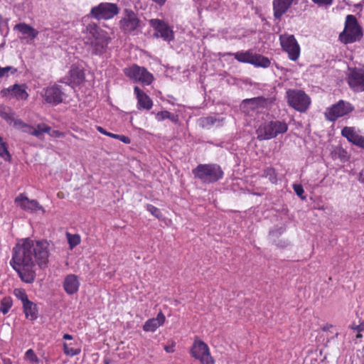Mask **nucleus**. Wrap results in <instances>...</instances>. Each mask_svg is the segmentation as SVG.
<instances>
[{"instance_id":"20","label":"nucleus","mask_w":364,"mask_h":364,"mask_svg":"<svg viewBox=\"0 0 364 364\" xmlns=\"http://www.w3.org/2000/svg\"><path fill=\"white\" fill-rule=\"evenodd\" d=\"M15 203L17 206L26 211H36L41 209L37 200H30L23 194H20L15 199Z\"/></svg>"},{"instance_id":"55","label":"nucleus","mask_w":364,"mask_h":364,"mask_svg":"<svg viewBox=\"0 0 364 364\" xmlns=\"http://www.w3.org/2000/svg\"><path fill=\"white\" fill-rule=\"evenodd\" d=\"M58 196L59 198H60V197H62V195H60V193H58Z\"/></svg>"},{"instance_id":"3","label":"nucleus","mask_w":364,"mask_h":364,"mask_svg":"<svg viewBox=\"0 0 364 364\" xmlns=\"http://www.w3.org/2000/svg\"><path fill=\"white\" fill-rule=\"evenodd\" d=\"M196 179L203 184L214 183L223 178L224 173L217 164H200L192 170Z\"/></svg>"},{"instance_id":"43","label":"nucleus","mask_w":364,"mask_h":364,"mask_svg":"<svg viewBox=\"0 0 364 364\" xmlns=\"http://www.w3.org/2000/svg\"><path fill=\"white\" fill-rule=\"evenodd\" d=\"M97 130L100 132L101 134H104V135H106V136H110L113 139H116V136H117V134H113V133H111V132H107L104 128H102V127H97Z\"/></svg>"},{"instance_id":"59","label":"nucleus","mask_w":364,"mask_h":364,"mask_svg":"<svg viewBox=\"0 0 364 364\" xmlns=\"http://www.w3.org/2000/svg\"><path fill=\"white\" fill-rule=\"evenodd\" d=\"M105 364H109V362L108 361H105Z\"/></svg>"},{"instance_id":"35","label":"nucleus","mask_w":364,"mask_h":364,"mask_svg":"<svg viewBox=\"0 0 364 364\" xmlns=\"http://www.w3.org/2000/svg\"><path fill=\"white\" fill-rule=\"evenodd\" d=\"M156 119L159 122H161L166 119H169L172 122L176 121V117L171 112L166 110L158 112L156 115Z\"/></svg>"},{"instance_id":"29","label":"nucleus","mask_w":364,"mask_h":364,"mask_svg":"<svg viewBox=\"0 0 364 364\" xmlns=\"http://www.w3.org/2000/svg\"><path fill=\"white\" fill-rule=\"evenodd\" d=\"M255 67H261L263 68H269L271 65L270 60L260 54L254 53L252 64Z\"/></svg>"},{"instance_id":"36","label":"nucleus","mask_w":364,"mask_h":364,"mask_svg":"<svg viewBox=\"0 0 364 364\" xmlns=\"http://www.w3.org/2000/svg\"><path fill=\"white\" fill-rule=\"evenodd\" d=\"M24 358L31 363H38L40 362L39 358L32 349L26 350Z\"/></svg>"},{"instance_id":"17","label":"nucleus","mask_w":364,"mask_h":364,"mask_svg":"<svg viewBox=\"0 0 364 364\" xmlns=\"http://www.w3.org/2000/svg\"><path fill=\"white\" fill-rule=\"evenodd\" d=\"M27 86L25 84H15L1 91L3 96L15 97L18 100H26L28 94L26 92Z\"/></svg>"},{"instance_id":"5","label":"nucleus","mask_w":364,"mask_h":364,"mask_svg":"<svg viewBox=\"0 0 364 364\" xmlns=\"http://www.w3.org/2000/svg\"><path fill=\"white\" fill-rule=\"evenodd\" d=\"M288 125L284 121L271 120L262 123L257 129V139L260 141L269 140L284 134Z\"/></svg>"},{"instance_id":"60","label":"nucleus","mask_w":364,"mask_h":364,"mask_svg":"<svg viewBox=\"0 0 364 364\" xmlns=\"http://www.w3.org/2000/svg\"><path fill=\"white\" fill-rule=\"evenodd\" d=\"M363 323H364V321H363Z\"/></svg>"},{"instance_id":"4","label":"nucleus","mask_w":364,"mask_h":364,"mask_svg":"<svg viewBox=\"0 0 364 364\" xmlns=\"http://www.w3.org/2000/svg\"><path fill=\"white\" fill-rule=\"evenodd\" d=\"M275 100V97H257L245 99L242 100L240 109L246 114L253 116L262 112L263 109H271Z\"/></svg>"},{"instance_id":"11","label":"nucleus","mask_w":364,"mask_h":364,"mask_svg":"<svg viewBox=\"0 0 364 364\" xmlns=\"http://www.w3.org/2000/svg\"><path fill=\"white\" fill-rule=\"evenodd\" d=\"M353 109L354 107L350 102L341 100L328 107L325 112V116L328 121L335 122L339 117L353 112Z\"/></svg>"},{"instance_id":"32","label":"nucleus","mask_w":364,"mask_h":364,"mask_svg":"<svg viewBox=\"0 0 364 364\" xmlns=\"http://www.w3.org/2000/svg\"><path fill=\"white\" fill-rule=\"evenodd\" d=\"M0 157L4 161H9L11 160V155L8 151L6 144L3 141L0 136Z\"/></svg>"},{"instance_id":"38","label":"nucleus","mask_w":364,"mask_h":364,"mask_svg":"<svg viewBox=\"0 0 364 364\" xmlns=\"http://www.w3.org/2000/svg\"><path fill=\"white\" fill-rule=\"evenodd\" d=\"M17 72V69L12 66H6L4 68H1L0 66V78L3 77H8L9 73L14 74Z\"/></svg>"},{"instance_id":"33","label":"nucleus","mask_w":364,"mask_h":364,"mask_svg":"<svg viewBox=\"0 0 364 364\" xmlns=\"http://www.w3.org/2000/svg\"><path fill=\"white\" fill-rule=\"evenodd\" d=\"M12 306V299L11 297H4L1 301L0 311L3 314H6Z\"/></svg>"},{"instance_id":"40","label":"nucleus","mask_w":364,"mask_h":364,"mask_svg":"<svg viewBox=\"0 0 364 364\" xmlns=\"http://www.w3.org/2000/svg\"><path fill=\"white\" fill-rule=\"evenodd\" d=\"M63 351L67 355L74 356L77 355L80 353V348H70L67 343H63Z\"/></svg>"},{"instance_id":"54","label":"nucleus","mask_w":364,"mask_h":364,"mask_svg":"<svg viewBox=\"0 0 364 364\" xmlns=\"http://www.w3.org/2000/svg\"><path fill=\"white\" fill-rule=\"evenodd\" d=\"M361 336L362 335L360 333H358V334L357 335V338H360Z\"/></svg>"},{"instance_id":"47","label":"nucleus","mask_w":364,"mask_h":364,"mask_svg":"<svg viewBox=\"0 0 364 364\" xmlns=\"http://www.w3.org/2000/svg\"><path fill=\"white\" fill-rule=\"evenodd\" d=\"M175 345H176V343L174 342H173L171 343V345H170V346H165L164 350L167 353H173L174 351Z\"/></svg>"},{"instance_id":"7","label":"nucleus","mask_w":364,"mask_h":364,"mask_svg":"<svg viewBox=\"0 0 364 364\" xmlns=\"http://www.w3.org/2000/svg\"><path fill=\"white\" fill-rule=\"evenodd\" d=\"M286 98L289 106L299 112H305L311 102L310 97L304 91L297 89L287 90Z\"/></svg>"},{"instance_id":"27","label":"nucleus","mask_w":364,"mask_h":364,"mask_svg":"<svg viewBox=\"0 0 364 364\" xmlns=\"http://www.w3.org/2000/svg\"><path fill=\"white\" fill-rule=\"evenodd\" d=\"M254 53L252 50H248L246 51H238L234 53H228L226 55H233L240 63L252 64Z\"/></svg>"},{"instance_id":"22","label":"nucleus","mask_w":364,"mask_h":364,"mask_svg":"<svg viewBox=\"0 0 364 364\" xmlns=\"http://www.w3.org/2000/svg\"><path fill=\"white\" fill-rule=\"evenodd\" d=\"M84 80L85 74L82 69L73 65L69 71L68 81L63 80L62 82L73 87L80 85Z\"/></svg>"},{"instance_id":"10","label":"nucleus","mask_w":364,"mask_h":364,"mask_svg":"<svg viewBox=\"0 0 364 364\" xmlns=\"http://www.w3.org/2000/svg\"><path fill=\"white\" fill-rule=\"evenodd\" d=\"M282 50L287 53L289 58L296 61L300 56V46L294 35L284 33L279 36Z\"/></svg>"},{"instance_id":"14","label":"nucleus","mask_w":364,"mask_h":364,"mask_svg":"<svg viewBox=\"0 0 364 364\" xmlns=\"http://www.w3.org/2000/svg\"><path fill=\"white\" fill-rule=\"evenodd\" d=\"M149 24L156 31V33L154 34L155 36L160 37L166 41H171L174 39L173 30L163 20L152 18L149 21Z\"/></svg>"},{"instance_id":"56","label":"nucleus","mask_w":364,"mask_h":364,"mask_svg":"<svg viewBox=\"0 0 364 364\" xmlns=\"http://www.w3.org/2000/svg\"><path fill=\"white\" fill-rule=\"evenodd\" d=\"M58 196L59 198H60V197H62V195H60V193H58Z\"/></svg>"},{"instance_id":"26","label":"nucleus","mask_w":364,"mask_h":364,"mask_svg":"<svg viewBox=\"0 0 364 364\" xmlns=\"http://www.w3.org/2000/svg\"><path fill=\"white\" fill-rule=\"evenodd\" d=\"M23 309L26 318L31 321L37 319L38 311L36 304L29 300L23 304Z\"/></svg>"},{"instance_id":"13","label":"nucleus","mask_w":364,"mask_h":364,"mask_svg":"<svg viewBox=\"0 0 364 364\" xmlns=\"http://www.w3.org/2000/svg\"><path fill=\"white\" fill-rule=\"evenodd\" d=\"M347 82L353 91H364V70L358 68H349L347 74Z\"/></svg>"},{"instance_id":"45","label":"nucleus","mask_w":364,"mask_h":364,"mask_svg":"<svg viewBox=\"0 0 364 364\" xmlns=\"http://www.w3.org/2000/svg\"><path fill=\"white\" fill-rule=\"evenodd\" d=\"M116 139H119V141H121L127 144H128L131 142L130 139L128 136H126L124 135L117 134Z\"/></svg>"},{"instance_id":"2","label":"nucleus","mask_w":364,"mask_h":364,"mask_svg":"<svg viewBox=\"0 0 364 364\" xmlns=\"http://www.w3.org/2000/svg\"><path fill=\"white\" fill-rule=\"evenodd\" d=\"M85 43L90 44L95 55H101L105 52L111 40L108 33L100 29L95 23L87 24L85 28Z\"/></svg>"},{"instance_id":"16","label":"nucleus","mask_w":364,"mask_h":364,"mask_svg":"<svg viewBox=\"0 0 364 364\" xmlns=\"http://www.w3.org/2000/svg\"><path fill=\"white\" fill-rule=\"evenodd\" d=\"M341 135L353 145L364 149V136L360 135L355 127H344Z\"/></svg>"},{"instance_id":"53","label":"nucleus","mask_w":364,"mask_h":364,"mask_svg":"<svg viewBox=\"0 0 364 364\" xmlns=\"http://www.w3.org/2000/svg\"><path fill=\"white\" fill-rule=\"evenodd\" d=\"M205 121L207 122L208 124H213L214 122L213 119L212 117L205 118Z\"/></svg>"},{"instance_id":"51","label":"nucleus","mask_w":364,"mask_h":364,"mask_svg":"<svg viewBox=\"0 0 364 364\" xmlns=\"http://www.w3.org/2000/svg\"><path fill=\"white\" fill-rule=\"evenodd\" d=\"M3 23H4V18L0 14V33L1 34L2 33V25H3Z\"/></svg>"},{"instance_id":"39","label":"nucleus","mask_w":364,"mask_h":364,"mask_svg":"<svg viewBox=\"0 0 364 364\" xmlns=\"http://www.w3.org/2000/svg\"><path fill=\"white\" fill-rule=\"evenodd\" d=\"M146 208L152 215H154L156 218L161 219L162 218L161 210L158 208L154 206L153 205L147 204Z\"/></svg>"},{"instance_id":"18","label":"nucleus","mask_w":364,"mask_h":364,"mask_svg":"<svg viewBox=\"0 0 364 364\" xmlns=\"http://www.w3.org/2000/svg\"><path fill=\"white\" fill-rule=\"evenodd\" d=\"M63 95L60 86L53 85L45 90L44 97L48 103L58 105L63 102Z\"/></svg>"},{"instance_id":"21","label":"nucleus","mask_w":364,"mask_h":364,"mask_svg":"<svg viewBox=\"0 0 364 364\" xmlns=\"http://www.w3.org/2000/svg\"><path fill=\"white\" fill-rule=\"evenodd\" d=\"M297 0H273L272 4L274 18L280 19L291 6Z\"/></svg>"},{"instance_id":"19","label":"nucleus","mask_w":364,"mask_h":364,"mask_svg":"<svg viewBox=\"0 0 364 364\" xmlns=\"http://www.w3.org/2000/svg\"><path fill=\"white\" fill-rule=\"evenodd\" d=\"M14 29L20 32L23 35L20 38L26 39L27 43L34 41L39 33L36 29L26 23H19L15 25Z\"/></svg>"},{"instance_id":"12","label":"nucleus","mask_w":364,"mask_h":364,"mask_svg":"<svg viewBox=\"0 0 364 364\" xmlns=\"http://www.w3.org/2000/svg\"><path fill=\"white\" fill-rule=\"evenodd\" d=\"M191 355L199 360L201 364H214L210 350L206 343L202 341H195L191 349Z\"/></svg>"},{"instance_id":"31","label":"nucleus","mask_w":364,"mask_h":364,"mask_svg":"<svg viewBox=\"0 0 364 364\" xmlns=\"http://www.w3.org/2000/svg\"><path fill=\"white\" fill-rule=\"evenodd\" d=\"M14 127L25 133H28L29 134L33 135L34 127L29 124H26L21 119H18L17 121H15Z\"/></svg>"},{"instance_id":"9","label":"nucleus","mask_w":364,"mask_h":364,"mask_svg":"<svg viewBox=\"0 0 364 364\" xmlns=\"http://www.w3.org/2000/svg\"><path fill=\"white\" fill-rule=\"evenodd\" d=\"M124 73L127 77L144 85H149L154 80V76L145 68L137 65L125 68Z\"/></svg>"},{"instance_id":"41","label":"nucleus","mask_w":364,"mask_h":364,"mask_svg":"<svg viewBox=\"0 0 364 364\" xmlns=\"http://www.w3.org/2000/svg\"><path fill=\"white\" fill-rule=\"evenodd\" d=\"M68 240L71 248L77 246L80 242V237L77 235L68 233Z\"/></svg>"},{"instance_id":"1","label":"nucleus","mask_w":364,"mask_h":364,"mask_svg":"<svg viewBox=\"0 0 364 364\" xmlns=\"http://www.w3.org/2000/svg\"><path fill=\"white\" fill-rule=\"evenodd\" d=\"M48 244L29 238L22 240L13 248L11 266L17 272L21 279L28 284L33 283L36 278L33 270L35 262L41 268L46 266L48 259Z\"/></svg>"},{"instance_id":"57","label":"nucleus","mask_w":364,"mask_h":364,"mask_svg":"<svg viewBox=\"0 0 364 364\" xmlns=\"http://www.w3.org/2000/svg\"><path fill=\"white\" fill-rule=\"evenodd\" d=\"M323 331H326V330H327V328H326V327H323Z\"/></svg>"},{"instance_id":"30","label":"nucleus","mask_w":364,"mask_h":364,"mask_svg":"<svg viewBox=\"0 0 364 364\" xmlns=\"http://www.w3.org/2000/svg\"><path fill=\"white\" fill-rule=\"evenodd\" d=\"M51 128L45 124H38L36 127L33 128V136L38 139H41L44 133H49Z\"/></svg>"},{"instance_id":"46","label":"nucleus","mask_w":364,"mask_h":364,"mask_svg":"<svg viewBox=\"0 0 364 364\" xmlns=\"http://www.w3.org/2000/svg\"><path fill=\"white\" fill-rule=\"evenodd\" d=\"M352 328L358 333L362 332L364 330V323H361L359 325L353 326Z\"/></svg>"},{"instance_id":"42","label":"nucleus","mask_w":364,"mask_h":364,"mask_svg":"<svg viewBox=\"0 0 364 364\" xmlns=\"http://www.w3.org/2000/svg\"><path fill=\"white\" fill-rule=\"evenodd\" d=\"M315 4H317L318 6H331L333 4V0H311Z\"/></svg>"},{"instance_id":"34","label":"nucleus","mask_w":364,"mask_h":364,"mask_svg":"<svg viewBox=\"0 0 364 364\" xmlns=\"http://www.w3.org/2000/svg\"><path fill=\"white\" fill-rule=\"evenodd\" d=\"M262 176L268 178L272 183H277V173L273 168L269 167L264 169Z\"/></svg>"},{"instance_id":"44","label":"nucleus","mask_w":364,"mask_h":364,"mask_svg":"<svg viewBox=\"0 0 364 364\" xmlns=\"http://www.w3.org/2000/svg\"><path fill=\"white\" fill-rule=\"evenodd\" d=\"M294 190L297 196H300L301 198H303L302 195H303L304 191V188L301 185L294 184Z\"/></svg>"},{"instance_id":"50","label":"nucleus","mask_w":364,"mask_h":364,"mask_svg":"<svg viewBox=\"0 0 364 364\" xmlns=\"http://www.w3.org/2000/svg\"><path fill=\"white\" fill-rule=\"evenodd\" d=\"M152 1H154L156 4H157L159 6L164 5L166 1V0H152Z\"/></svg>"},{"instance_id":"49","label":"nucleus","mask_w":364,"mask_h":364,"mask_svg":"<svg viewBox=\"0 0 364 364\" xmlns=\"http://www.w3.org/2000/svg\"><path fill=\"white\" fill-rule=\"evenodd\" d=\"M359 180L361 183H364V169L359 174Z\"/></svg>"},{"instance_id":"6","label":"nucleus","mask_w":364,"mask_h":364,"mask_svg":"<svg viewBox=\"0 0 364 364\" xmlns=\"http://www.w3.org/2000/svg\"><path fill=\"white\" fill-rule=\"evenodd\" d=\"M363 36L361 27L353 15H348L346 18L345 28L340 33L339 38L345 44L359 41Z\"/></svg>"},{"instance_id":"25","label":"nucleus","mask_w":364,"mask_h":364,"mask_svg":"<svg viewBox=\"0 0 364 364\" xmlns=\"http://www.w3.org/2000/svg\"><path fill=\"white\" fill-rule=\"evenodd\" d=\"M80 282L76 275L70 274L66 276L63 282V287L68 294H73L78 291Z\"/></svg>"},{"instance_id":"52","label":"nucleus","mask_w":364,"mask_h":364,"mask_svg":"<svg viewBox=\"0 0 364 364\" xmlns=\"http://www.w3.org/2000/svg\"><path fill=\"white\" fill-rule=\"evenodd\" d=\"M63 338L65 340H72L73 339V336L68 333H65L63 335Z\"/></svg>"},{"instance_id":"23","label":"nucleus","mask_w":364,"mask_h":364,"mask_svg":"<svg viewBox=\"0 0 364 364\" xmlns=\"http://www.w3.org/2000/svg\"><path fill=\"white\" fill-rule=\"evenodd\" d=\"M134 92L137 99L138 109L146 110L151 109L153 106L151 99L137 86L134 87Z\"/></svg>"},{"instance_id":"15","label":"nucleus","mask_w":364,"mask_h":364,"mask_svg":"<svg viewBox=\"0 0 364 364\" xmlns=\"http://www.w3.org/2000/svg\"><path fill=\"white\" fill-rule=\"evenodd\" d=\"M139 19L132 10L125 9L124 16L119 21V26L126 33L135 31L139 27Z\"/></svg>"},{"instance_id":"48","label":"nucleus","mask_w":364,"mask_h":364,"mask_svg":"<svg viewBox=\"0 0 364 364\" xmlns=\"http://www.w3.org/2000/svg\"><path fill=\"white\" fill-rule=\"evenodd\" d=\"M48 134L49 135H50L51 136H55V137H60L62 135V133L57 130H53V131L50 130L49 132V133H48Z\"/></svg>"},{"instance_id":"8","label":"nucleus","mask_w":364,"mask_h":364,"mask_svg":"<svg viewBox=\"0 0 364 364\" xmlns=\"http://www.w3.org/2000/svg\"><path fill=\"white\" fill-rule=\"evenodd\" d=\"M119 9L116 4L102 2L91 8L89 16L97 21L109 20L119 14Z\"/></svg>"},{"instance_id":"37","label":"nucleus","mask_w":364,"mask_h":364,"mask_svg":"<svg viewBox=\"0 0 364 364\" xmlns=\"http://www.w3.org/2000/svg\"><path fill=\"white\" fill-rule=\"evenodd\" d=\"M14 294L19 300L21 301L22 305L29 301L26 293L21 289H14Z\"/></svg>"},{"instance_id":"28","label":"nucleus","mask_w":364,"mask_h":364,"mask_svg":"<svg viewBox=\"0 0 364 364\" xmlns=\"http://www.w3.org/2000/svg\"><path fill=\"white\" fill-rule=\"evenodd\" d=\"M0 117L5 119L8 124H13L14 127L15 126V121L18 119L16 117L13 110L8 107H0Z\"/></svg>"},{"instance_id":"58","label":"nucleus","mask_w":364,"mask_h":364,"mask_svg":"<svg viewBox=\"0 0 364 364\" xmlns=\"http://www.w3.org/2000/svg\"><path fill=\"white\" fill-rule=\"evenodd\" d=\"M356 6H357V7H360V4H357V5H356Z\"/></svg>"},{"instance_id":"24","label":"nucleus","mask_w":364,"mask_h":364,"mask_svg":"<svg viewBox=\"0 0 364 364\" xmlns=\"http://www.w3.org/2000/svg\"><path fill=\"white\" fill-rule=\"evenodd\" d=\"M165 320L164 314L160 311L156 318H150L144 323L143 329L146 332H154L164 323Z\"/></svg>"}]
</instances>
